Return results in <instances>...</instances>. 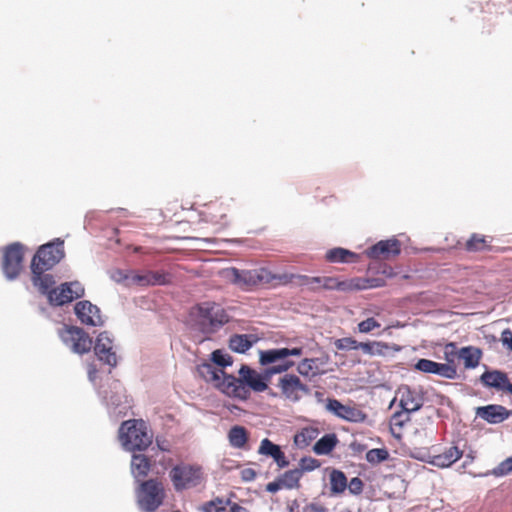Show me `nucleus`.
I'll use <instances>...</instances> for the list:
<instances>
[{"label": "nucleus", "mask_w": 512, "mask_h": 512, "mask_svg": "<svg viewBox=\"0 0 512 512\" xmlns=\"http://www.w3.org/2000/svg\"><path fill=\"white\" fill-rule=\"evenodd\" d=\"M94 352L101 362L109 365L110 367H115L117 365V356L114 350L113 340L109 336L108 332H101L97 336Z\"/></svg>", "instance_id": "15"}, {"label": "nucleus", "mask_w": 512, "mask_h": 512, "mask_svg": "<svg viewBox=\"0 0 512 512\" xmlns=\"http://www.w3.org/2000/svg\"><path fill=\"white\" fill-rule=\"evenodd\" d=\"M400 405L408 413L417 411L423 405V397L417 391L406 388L402 392Z\"/></svg>", "instance_id": "26"}, {"label": "nucleus", "mask_w": 512, "mask_h": 512, "mask_svg": "<svg viewBox=\"0 0 512 512\" xmlns=\"http://www.w3.org/2000/svg\"><path fill=\"white\" fill-rule=\"evenodd\" d=\"M501 342L504 346H506L510 351H512V331L507 328L501 333Z\"/></svg>", "instance_id": "51"}, {"label": "nucleus", "mask_w": 512, "mask_h": 512, "mask_svg": "<svg viewBox=\"0 0 512 512\" xmlns=\"http://www.w3.org/2000/svg\"><path fill=\"white\" fill-rule=\"evenodd\" d=\"M24 246L19 243H12L3 250L2 270L9 280L16 279L23 268Z\"/></svg>", "instance_id": "8"}, {"label": "nucleus", "mask_w": 512, "mask_h": 512, "mask_svg": "<svg viewBox=\"0 0 512 512\" xmlns=\"http://www.w3.org/2000/svg\"><path fill=\"white\" fill-rule=\"evenodd\" d=\"M212 361L220 367L230 366L233 363L232 357L222 352L221 350H215L212 353Z\"/></svg>", "instance_id": "44"}, {"label": "nucleus", "mask_w": 512, "mask_h": 512, "mask_svg": "<svg viewBox=\"0 0 512 512\" xmlns=\"http://www.w3.org/2000/svg\"><path fill=\"white\" fill-rule=\"evenodd\" d=\"M84 295V287L78 281L62 283L49 293V303L62 306Z\"/></svg>", "instance_id": "12"}, {"label": "nucleus", "mask_w": 512, "mask_h": 512, "mask_svg": "<svg viewBox=\"0 0 512 512\" xmlns=\"http://www.w3.org/2000/svg\"><path fill=\"white\" fill-rule=\"evenodd\" d=\"M230 211V205L223 200L212 201L205 204L200 211L201 220L218 226L220 229L228 226L227 214Z\"/></svg>", "instance_id": "10"}, {"label": "nucleus", "mask_w": 512, "mask_h": 512, "mask_svg": "<svg viewBox=\"0 0 512 512\" xmlns=\"http://www.w3.org/2000/svg\"><path fill=\"white\" fill-rule=\"evenodd\" d=\"M65 256L64 241L57 238L38 248L31 261V269L50 270Z\"/></svg>", "instance_id": "5"}, {"label": "nucleus", "mask_w": 512, "mask_h": 512, "mask_svg": "<svg viewBox=\"0 0 512 512\" xmlns=\"http://www.w3.org/2000/svg\"><path fill=\"white\" fill-rule=\"evenodd\" d=\"M151 468V460L144 454H133L131 460V471L136 479L144 478Z\"/></svg>", "instance_id": "27"}, {"label": "nucleus", "mask_w": 512, "mask_h": 512, "mask_svg": "<svg viewBox=\"0 0 512 512\" xmlns=\"http://www.w3.org/2000/svg\"><path fill=\"white\" fill-rule=\"evenodd\" d=\"M258 453L272 457L279 468H285L289 465V461L284 452L281 450L280 446L274 444L268 438H265L261 441Z\"/></svg>", "instance_id": "22"}, {"label": "nucleus", "mask_w": 512, "mask_h": 512, "mask_svg": "<svg viewBox=\"0 0 512 512\" xmlns=\"http://www.w3.org/2000/svg\"><path fill=\"white\" fill-rule=\"evenodd\" d=\"M88 374H89V378H90L91 380H93V379H94V377H95V374H96V369H95V367L91 366V367L89 368Z\"/></svg>", "instance_id": "57"}, {"label": "nucleus", "mask_w": 512, "mask_h": 512, "mask_svg": "<svg viewBox=\"0 0 512 512\" xmlns=\"http://www.w3.org/2000/svg\"><path fill=\"white\" fill-rule=\"evenodd\" d=\"M321 281V288L326 290L352 291L366 288V285L359 278L340 281L335 277H323Z\"/></svg>", "instance_id": "21"}, {"label": "nucleus", "mask_w": 512, "mask_h": 512, "mask_svg": "<svg viewBox=\"0 0 512 512\" xmlns=\"http://www.w3.org/2000/svg\"><path fill=\"white\" fill-rule=\"evenodd\" d=\"M338 443L339 440L335 433L325 434L314 444L313 451L317 455H328L335 449Z\"/></svg>", "instance_id": "28"}, {"label": "nucleus", "mask_w": 512, "mask_h": 512, "mask_svg": "<svg viewBox=\"0 0 512 512\" xmlns=\"http://www.w3.org/2000/svg\"><path fill=\"white\" fill-rule=\"evenodd\" d=\"M409 420V413L406 412V411H402V412H396L393 414L392 418H391V425L393 426H398L399 428H402L405 424V422H407Z\"/></svg>", "instance_id": "48"}, {"label": "nucleus", "mask_w": 512, "mask_h": 512, "mask_svg": "<svg viewBox=\"0 0 512 512\" xmlns=\"http://www.w3.org/2000/svg\"><path fill=\"white\" fill-rule=\"evenodd\" d=\"M165 497L164 484L157 479L142 481L137 490V503L145 512L156 511L163 504Z\"/></svg>", "instance_id": "4"}, {"label": "nucleus", "mask_w": 512, "mask_h": 512, "mask_svg": "<svg viewBox=\"0 0 512 512\" xmlns=\"http://www.w3.org/2000/svg\"><path fill=\"white\" fill-rule=\"evenodd\" d=\"M224 273L226 278L244 289L254 287L259 284H266L268 279V269L264 267L254 270H239L232 267L225 270Z\"/></svg>", "instance_id": "9"}, {"label": "nucleus", "mask_w": 512, "mask_h": 512, "mask_svg": "<svg viewBox=\"0 0 512 512\" xmlns=\"http://www.w3.org/2000/svg\"><path fill=\"white\" fill-rule=\"evenodd\" d=\"M329 479L332 494H341L347 488V477L344 472L333 469L329 475Z\"/></svg>", "instance_id": "34"}, {"label": "nucleus", "mask_w": 512, "mask_h": 512, "mask_svg": "<svg viewBox=\"0 0 512 512\" xmlns=\"http://www.w3.org/2000/svg\"><path fill=\"white\" fill-rule=\"evenodd\" d=\"M269 395L276 396V394L274 392H272V391H269Z\"/></svg>", "instance_id": "58"}, {"label": "nucleus", "mask_w": 512, "mask_h": 512, "mask_svg": "<svg viewBox=\"0 0 512 512\" xmlns=\"http://www.w3.org/2000/svg\"><path fill=\"white\" fill-rule=\"evenodd\" d=\"M476 413L477 416L488 423L497 424L508 419L512 414V411L502 405L491 404L477 408Z\"/></svg>", "instance_id": "20"}, {"label": "nucleus", "mask_w": 512, "mask_h": 512, "mask_svg": "<svg viewBox=\"0 0 512 512\" xmlns=\"http://www.w3.org/2000/svg\"><path fill=\"white\" fill-rule=\"evenodd\" d=\"M136 280L141 285H165L169 282V274L160 271H148L142 275H138Z\"/></svg>", "instance_id": "30"}, {"label": "nucleus", "mask_w": 512, "mask_h": 512, "mask_svg": "<svg viewBox=\"0 0 512 512\" xmlns=\"http://www.w3.org/2000/svg\"><path fill=\"white\" fill-rule=\"evenodd\" d=\"M299 276L300 275H295L292 273L275 274L268 270V279L266 281V284L287 285L291 283L294 279H299Z\"/></svg>", "instance_id": "38"}, {"label": "nucleus", "mask_w": 512, "mask_h": 512, "mask_svg": "<svg viewBox=\"0 0 512 512\" xmlns=\"http://www.w3.org/2000/svg\"><path fill=\"white\" fill-rule=\"evenodd\" d=\"M444 353L446 360L451 364H453V358L458 356L463 360L464 366L467 369L476 368L482 358V351L479 348L474 346H467L457 351L456 344L454 343H448L445 346Z\"/></svg>", "instance_id": "13"}, {"label": "nucleus", "mask_w": 512, "mask_h": 512, "mask_svg": "<svg viewBox=\"0 0 512 512\" xmlns=\"http://www.w3.org/2000/svg\"><path fill=\"white\" fill-rule=\"evenodd\" d=\"M210 504L215 507V512H230V505L227 504V500L224 501L220 498H216L215 500L211 501Z\"/></svg>", "instance_id": "50"}, {"label": "nucleus", "mask_w": 512, "mask_h": 512, "mask_svg": "<svg viewBox=\"0 0 512 512\" xmlns=\"http://www.w3.org/2000/svg\"><path fill=\"white\" fill-rule=\"evenodd\" d=\"M512 472V456L499 463L492 471L497 477L508 475Z\"/></svg>", "instance_id": "45"}, {"label": "nucleus", "mask_w": 512, "mask_h": 512, "mask_svg": "<svg viewBox=\"0 0 512 512\" xmlns=\"http://www.w3.org/2000/svg\"><path fill=\"white\" fill-rule=\"evenodd\" d=\"M318 367L316 365V359L305 358L297 366V371L306 377L315 376L317 374Z\"/></svg>", "instance_id": "40"}, {"label": "nucleus", "mask_w": 512, "mask_h": 512, "mask_svg": "<svg viewBox=\"0 0 512 512\" xmlns=\"http://www.w3.org/2000/svg\"><path fill=\"white\" fill-rule=\"evenodd\" d=\"M389 458V452L385 448H374L366 453V460L373 465L379 464Z\"/></svg>", "instance_id": "41"}, {"label": "nucleus", "mask_w": 512, "mask_h": 512, "mask_svg": "<svg viewBox=\"0 0 512 512\" xmlns=\"http://www.w3.org/2000/svg\"><path fill=\"white\" fill-rule=\"evenodd\" d=\"M47 270H35L31 269V280L33 285L43 295H46L49 299V293L52 291L55 285V279L51 274H45Z\"/></svg>", "instance_id": "24"}, {"label": "nucleus", "mask_w": 512, "mask_h": 512, "mask_svg": "<svg viewBox=\"0 0 512 512\" xmlns=\"http://www.w3.org/2000/svg\"><path fill=\"white\" fill-rule=\"evenodd\" d=\"M193 325L203 334L216 332L229 321L225 309L215 302H203L194 306L191 310Z\"/></svg>", "instance_id": "2"}, {"label": "nucleus", "mask_w": 512, "mask_h": 512, "mask_svg": "<svg viewBox=\"0 0 512 512\" xmlns=\"http://www.w3.org/2000/svg\"><path fill=\"white\" fill-rule=\"evenodd\" d=\"M414 367L423 373L436 374L447 379H454L457 376V369L450 362L438 363L422 358L417 361Z\"/></svg>", "instance_id": "18"}, {"label": "nucleus", "mask_w": 512, "mask_h": 512, "mask_svg": "<svg viewBox=\"0 0 512 512\" xmlns=\"http://www.w3.org/2000/svg\"><path fill=\"white\" fill-rule=\"evenodd\" d=\"M277 387L281 391V395L292 402L299 401L303 395L309 393V388L302 383L300 378L295 374H284L279 377Z\"/></svg>", "instance_id": "11"}, {"label": "nucleus", "mask_w": 512, "mask_h": 512, "mask_svg": "<svg viewBox=\"0 0 512 512\" xmlns=\"http://www.w3.org/2000/svg\"><path fill=\"white\" fill-rule=\"evenodd\" d=\"M119 437L123 446L129 451L145 450L152 443V436L147 431L143 420H128L122 423Z\"/></svg>", "instance_id": "3"}, {"label": "nucleus", "mask_w": 512, "mask_h": 512, "mask_svg": "<svg viewBox=\"0 0 512 512\" xmlns=\"http://www.w3.org/2000/svg\"><path fill=\"white\" fill-rule=\"evenodd\" d=\"M319 435V430L314 427H304L294 435V444L298 448L309 446Z\"/></svg>", "instance_id": "32"}, {"label": "nucleus", "mask_w": 512, "mask_h": 512, "mask_svg": "<svg viewBox=\"0 0 512 512\" xmlns=\"http://www.w3.org/2000/svg\"><path fill=\"white\" fill-rule=\"evenodd\" d=\"M75 314L81 323L91 326L103 324L100 310L89 301H80L75 305Z\"/></svg>", "instance_id": "19"}, {"label": "nucleus", "mask_w": 512, "mask_h": 512, "mask_svg": "<svg viewBox=\"0 0 512 512\" xmlns=\"http://www.w3.org/2000/svg\"><path fill=\"white\" fill-rule=\"evenodd\" d=\"M321 466V463L318 459L313 457H302L299 461V468L298 470H302L303 472H310L313 471Z\"/></svg>", "instance_id": "43"}, {"label": "nucleus", "mask_w": 512, "mask_h": 512, "mask_svg": "<svg viewBox=\"0 0 512 512\" xmlns=\"http://www.w3.org/2000/svg\"><path fill=\"white\" fill-rule=\"evenodd\" d=\"M304 512H327V508L319 503H310L304 508Z\"/></svg>", "instance_id": "52"}, {"label": "nucleus", "mask_w": 512, "mask_h": 512, "mask_svg": "<svg viewBox=\"0 0 512 512\" xmlns=\"http://www.w3.org/2000/svg\"><path fill=\"white\" fill-rule=\"evenodd\" d=\"M465 249L468 252H480L491 250V246L489 245V241L485 236L474 233L471 237L466 241Z\"/></svg>", "instance_id": "36"}, {"label": "nucleus", "mask_w": 512, "mask_h": 512, "mask_svg": "<svg viewBox=\"0 0 512 512\" xmlns=\"http://www.w3.org/2000/svg\"><path fill=\"white\" fill-rule=\"evenodd\" d=\"M323 277H309L306 275H300L299 281L300 284L303 286H308L309 288L313 290L320 289L322 286Z\"/></svg>", "instance_id": "47"}, {"label": "nucleus", "mask_w": 512, "mask_h": 512, "mask_svg": "<svg viewBox=\"0 0 512 512\" xmlns=\"http://www.w3.org/2000/svg\"><path fill=\"white\" fill-rule=\"evenodd\" d=\"M325 259L331 263H350L357 259V255L347 249L337 247L326 252Z\"/></svg>", "instance_id": "29"}, {"label": "nucleus", "mask_w": 512, "mask_h": 512, "mask_svg": "<svg viewBox=\"0 0 512 512\" xmlns=\"http://www.w3.org/2000/svg\"><path fill=\"white\" fill-rule=\"evenodd\" d=\"M347 487L350 493L354 495H359L363 491V481L359 477H354L350 480L349 484L347 483Z\"/></svg>", "instance_id": "49"}, {"label": "nucleus", "mask_w": 512, "mask_h": 512, "mask_svg": "<svg viewBox=\"0 0 512 512\" xmlns=\"http://www.w3.org/2000/svg\"><path fill=\"white\" fill-rule=\"evenodd\" d=\"M198 371L200 375L207 381L214 384V386L221 391V384L230 374L225 373L222 369L215 368L212 364L204 363L199 366Z\"/></svg>", "instance_id": "25"}, {"label": "nucleus", "mask_w": 512, "mask_h": 512, "mask_svg": "<svg viewBox=\"0 0 512 512\" xmlns=\"http://www.w3.org/2000/svg\"><path fill=\"white\" fill-rule=\"evenodd\" d=\"M400 253L401 243L396 238L381 240L366 251L367 256L375 260H389Z\"/></svg>", "instance_id": "14"}, {"label": "nucleus", "mask_w": 512, "mask_h": 512, "mask_svg": "<svg viewBox=\"0 0 512 512\" xmlns=\"http://www.w3.org/2000/svg\"><path fill=\"white\" fill-rule=\"evenodd\" d=\"M280 489H284V486H282V482L279 477L275 481L268 483L266 486V490L271 493H275Z\"/></svg>", "instance_id": "53"}, {"label": "nucleus", "mask_w": 512, "mask_h": 512, "mask_svg": "<svg viewBox=\"0 0 512 512\" xmlns=\"http://www.w3.org/2000/svg\"><path fill=\"white\" fill-rule=\"evenodd\" d=\"M173 512H180V511H173Z\"/></svg>", "instance_id": "59"}, {"label": "nucleus", "mask_w": 512, "mask_h": 512, "mask_svg": "<svg viewBox=\"0 0 512 512\" xmlns=\"http://www.w3.org/2000/svg\"><path fill=\"white\" fill-rule=\"evenodd\" d=\"M334 345L337 350H358L361 348V342L352 337H344L335 340Z\"/></svg>", "instance_id": "42"}, {"label": "nucleus", "mask_w": 512, "mask_h": 512, "mask_svg": "<svg viewBox=\"0 0 512 512\" xmlns=\"http://www.w3.org/2000/svg\"><path fill=\"white\" fill-rule=\"evenodd\" d=\"M381 324L373 317L367 318L358 323L357 329L360 333H370L374 329L380 328Z\"/></svg>", "instance_id": "46"}, {"label": "nucleus", "mask_w": 512, "mask_h": 512, "mask_svg": "<svg viewBox=\"0 0 512 512\" xmlns=\"http://www.w3.org/2000/svg\"><path fill=\"white\" fill-rule=\"evenodd\" d=\"M290 512H292V510Z\"/></svg>", "instance_id": "60"}, {"label": "nucleus", "mask_w": 512, "mask_h": 512, "mask_svg": "<svg viewBox=\"0 0 512 512\" xmlns=\"http://www.w3.org/2000/svg\"><path fill=\"white\" fill-rule=\"evenodd\" d=\"M462 456L463 450L456 445H452L446 448L442 453L434 455L431 464L439 468H447L458 461Z\"/></svg>", "instance_id": "23"}, {"label": "nucleus", "mask_w": 512, "mask_h": 512, "mask_svg": "<svg viewBox=\"0 0 512 512\" xmlns=\"http://www.w3.org/2000/svg\"><path fill=\"white\" fill-rule=\"evenodd\" d=\"M293 365V361H285L268 369L265 375L247 365H242L239 369V377L231 375L222 382L221 392L232 398L247 400L251 390L263 392L268 389L267 381L271 374L285 372Z\"/></svg>", "instance_id": "1"}, {"label": "nucleus", "mask_w": 512, "mask_h": 512, "mask_svg": "<svg viewBox=\"0 0 512 512\" xmlns=\"http://www.w3.org/2000/svg\"><path fill=\"white\" fill-rule=\"evenodd\" d=\"M302 477V470L292 469L284 472L279 476L284 489H297L300 487V479Z\"/></svg>", "instance_id": "37"}, {"label": "nucleus", "mask_w": 512, "mask_h": 512, "mask_svg": "<svg viewBox=\"0 0 512 512\" xmlns=\"http://www.w3.org/2000/svg\"><path fill=\"white\" fill-rule=\"evenodd\" d=\"M241 474H242V479L245 480V481H251L256 476L255 471L253 469H250V468L244 469L241 472Z\"/></svg>", "instance_id": "56"}, {"label": "nucleus", "mask_w": 512, "mask_h": 512, "mask_svg": "<svg viewBox=\"0 0 512 512\" xmlns=\"http://www.w3.org/2000/svg\"><path fill=\"white\" fill-rule=\"evenodd\" d=\"M227 504L230 505L229 506L230 512H249L247 508L239 505L236 502H232L231 500H227Z\"/></svg>", "instance_id": "55"}, {"label": "nucleus", "mask_w": 512, "mask_h": 512, "mask_svg": "<svg viewBox=\"0 0 512 512\" xmlns=\"http://www.w3.org/2000/svg\"><path fill=\"white\" fill-rule=\"evenodd\" d=\"M326 408L335 416L349 422H362L366 418V414L356 406L342 404L337 399H328Z\"/></svg>", "instance_id": "17"}, {"label": "nucleus", "mask_w": 512, "mask_h": 512, "mask_svg": "<svg viewBox=\"0 0 512 512\" xmlns=\"http://www.w3.org/2000/svg\"><path fill=\"white\" fill-rule=\"evenodd\" d=\"M284 350V357L287 358L288 356H301L303 353V349L299 347H295L292 349L289 348H283Z\"/></svg>", "instance_id": "54"}, {"label": "nucleus", "mask_w": 512, "mask_h": 512, "mask_svg": "<svg viewBox=\"0 0 512 512\" xmlns=\"http://www.w3.org/2000/svg\"><path fill=\"white\" fill-rule=\"evenodd\" d=\"M363 353L370 356H385L390 349V346L381 341H368L361 342V348Z\"/></svg>", "instance_id": "35"}, {"label": "nucleus", "mask_w": 512, "mask_h": 512, "mask_svg": "<svg viewBox=\"0 0 512 512\" xmlns=\"http://www.w3.org/2000/svg\"><path fill=\"white\" fill-rule=\"evenodd\" d=\"M176 491H182L198 486L203 479L199 466L181 463L174 466L169 473Z\"/></svg>", "instance_id": "6"}, {"label": "nucleus", "mask_w": 512, "mask_h": 512, "mask_svg": "<svg viewBox=\"0 0 512 512\" xmlns=\"http://www.w3.org/2000/svg\"><path fill=\"white\" fill-rule=\"evenodd\" d=\"M255 340H252V335L236 334L229 340V347L231 350L238 353H245L251 348Z\"/></svg>", "instance_id": "33"}, {"label": "nucleus", "mask_w": 512, "mask_h": 512, "mask_svg": "<svg viewBox=\"0 0 512 512\" xmlns=\"http://www.w3.org/2000/svg\"><path fill=\"white\" fill-rule=\"evenodd\" d=\"M62 342L77 354H85L91 350L92 339L82 328L63 326L58 330Z\"/></svg>", "instance_id": "7"}, {"label": "nucleus", "mask_w": 512, "mask_h": 512, "mask_svg": "<svg viewBox=\"0 0 512 512\" xmlns=\"http://www.w3.org/2000/svg\"><path fill=\"white\" fill-rule=\"evenodd\" d=\"M481 384L489 389L512 395V382L507 373L501 370H487L480 376Z\"/></svg>", "instance_id": "16"}, {"label": "nucleus", "mask_w": 512, "mask_h": 512, "mask_svg": "<svg viewBox=\"0 0 512 512\" xmlns=\"http://www.w3.org/2000/svg\"><path fill=\"white\" fill-rule=\"evenodd\" d=\"M228 439L232 447L242 449L248 442V431L243 426H233L228 432Z\"/></svg>", "instance_id": "31"}, {"label": "nucleus", "mask_w": 512, "mask_h": 512, "mask_svg": "<svg viewBox=\"0 0 512 512\" xmlns=\"http://www.w3.org/2000/svg\"><path fill=\"white\" fill-rule=\"evenodd\" d=\"M283 352V348L262 351L260 353V363L262 365H268L275 363L279 360L285 359Z\"/></svg>", "instance_id": "39"}]
</instances>
